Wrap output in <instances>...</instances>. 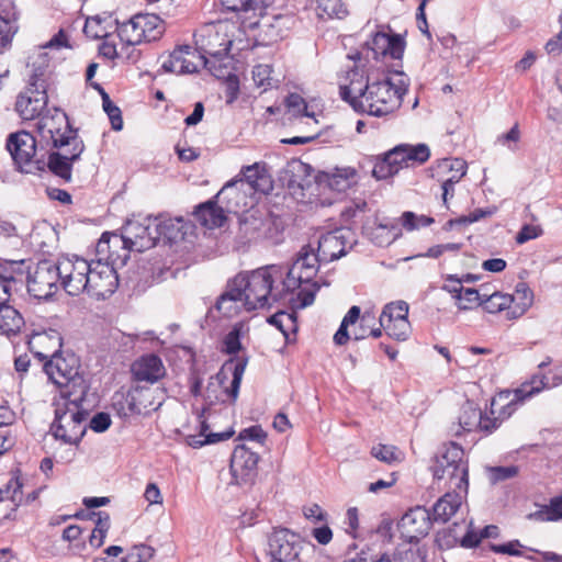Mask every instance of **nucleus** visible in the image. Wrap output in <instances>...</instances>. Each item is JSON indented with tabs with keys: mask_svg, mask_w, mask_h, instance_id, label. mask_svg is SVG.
<instances>
[{
	"mask_svg": "<svg viewBox=\"0 0 562 562\" xmlns=\"http://www.w3.org/2000/svg\"><path fill=\"white\" fill-rule=\"evenodd\" d=\"M140 33L144 42L159 40L165 32L164 21L156 14L138 13Z\"/></svg>",
	"mask_w": 562,
	"mask_h": 562,
	"instance_id": "41",
	"label": "nucleus"
},
{
	"mask_svg": "<svg viewBox=\"0 0 562 562\" xmlns=\"http://www.w3.org/2000/svg\"><path fill=\"white\" fill-rule=\"evenodd\" d=\"M66 157L57 153H50L47 159V167L52 173L66 182L71 180L72 164Z\"/></svg>",
	"mask_w": 562,
	"mask_h": 562,
	"instance_id": "46",
	"label": "nucleus"
},
{
	"mask_svg": "<svg viewBox=\"0 0 562 562\" xmlns=\"http://www.w3.org/2000/svg\"><path fill=\"white\" fill-rule=\"evenodd\" d=\"M5 146L21 171L32 172L33 166L38 170L43 169L44 159H35L37 145L35 137L31 133L26 131L11 133L7 138Z\"/></svg>",
	"mask_w": 562,
	"mask_h": 562,
	"instance_id": "10",
	"label": "nucleus"
},
{
	"mask_svg": "<svg viewBox=\"0 0 562 562\" xmlns=\"http://www.w3.org/2000/svg\"><path fill=\"white\" fill-rule=\"evenodd\" d=\"M381 326L389 336L395 338L396 340H405L408 337L411 328L408 319H393L391 322H384V325Z\"/></svg>",
	"mask_w": 562,
	"mask_h": 562,
	"instance_id": "53",
	"label": "nucleus"
},
{
	"mask_svg": "<svg viewBox=\"0 0 562 562\" xmlns=\"http://www.w3.org/2000/svg\"><path fill=\"white\" fill-rule=\"evenodd\" d=\"M434 465H443V468H451L453 465H468L464 460L463 449L454 443L450 442L445 446V450L435 458Z\"/></svg>",
	"mask_w": 562,
	"mask_h": 562,
	"instance_id": "43",
	"label": "nucleus"
},
{
	"mask_svg": "<svg viewBox=\"0 0 562 562\" xmlns=\"http://www.w3.org/2000/svg\"><path fill=\"white\" fill-rule=\"evenodd\" d=\"M108 257L112 263L103 262L101 260L91 262V271L87 278L86 293L97 300H104L112 295L119 286V277L113 265L116 261L111 249ZM122 259L117 256V259Z\"/></svg>",
	"mask_w": 562,
	"mask_h": 562,
	"instance_id": "9",
	"label": "nucleus"
},
{
	"mask_svg": "<svg viewBox=\"0 0 562 562\" xmlns=\"http://www.w3.org/2000/svg\"><path fill=\"white\" fill-rule=\"evenodd\" d=\"M285 104L288 108V112L292 116H313L311 113L307 112V104L305 100L297 93H291L286 98Z\"/></svg>",
	"mask_w": 562,
	"mask_h": 562,
	"instance_id": "55",
	"label": "nucleus"
},
{
	"mask_svg": "<svg viewBox=\"0 0 562 562\" xmlns=\"http://www.w3.org/2000/svg\"><path fill=\"white\" fill-rule=\"evenodd\" d=\"M270 562H288L302 555V541L288 529H279L269 537Z\"/></svg>",
	"mask_w": 562,
	"mask_h": 562,
	"instance_id": "16",
	"label": "nucleus"
},
{
	"mask_svg": "<svg viewBox=\"0 0 562 562\" xmlns=\"http://www.w3.org/2000/svg\"><path fill=\"white\" fill-rule=\"evenodd\" d=\"M435 170L437 176L450 173L445 180L456 184L465 176L467 162L460 158H445L438 161Z\"/></svg>",
	"mask_w": 562,
	"mask_h": 562,
	"instance_id": "42",
	"label": "nucleus"
},
{
	"mask_svg": "<svg viewBox=\"0 0 562 562\" xmlns=\"http://www.w3.org/2000/svg\"><path fill=\"white\" fill-rule=\"evenodd\" d=\"M402 236V228L396 222L380 223L371 228L370 239L379 247L391 245Z\"/></svg>",
	"mask_w": 562,
	"mask_h": 562,
	"instance_id": "37",
	"label": "nucleus"
},
{
	"mask_svg": "<svg viewBox=\"0 0 562 562\" xmlns=\"http://www.w3.org/2000/svg\"><path fill=\"white\" fill-rule=\"evenodd\" d=\"M490 480L492 483H497L501 481H505L507 479L514 477L518 473V469L515 465L509 467H494L488 470Z\"/></svg>",
	"mask_w": 562,
	"mask_h": 562,
	"instance_id": "61",
	"label": "nucleus"
},
{
	"mask_svg": "<svg viewBox=\"0 0 562 562\" xmlns=\"http://www.w3.org/2000/svg\"><path fill=\"white\" fill-rule=\"evenodd\" d=\"M37 125L42 136L46 137L48 135L52 144L57 140L58 135L65 136L68 134V131H74L69 125L66 113L59 110H56V113L52 116H41Z\"/></svg>",
	"mask_w": 562,
	"mask_h": 562,
	"instance_id": "30",
	"label": "nucleus"
},
{
	"mask_svg": "<svg viewBox=\"0 0 562 562\" xmlns=\"http://www.w3.org/2000/svg\"><path fill=\"white\" fill-rule=\"evenodd\" d=\"M216 308L225 317H233L239 314L241 310L246 311V300L238 286L234 284V279L227 284L226 291L218 297Z\"/></svg>",
	"mask_w": 562,
	"mask_h": 562,
	"instance_id": "29",
	"label": "nucleus"
},
{
	"mask_svg": "<svg viewBox=\"0 0 562 562\" xmlns=\"http://www.w3.org/2000/svg\"><path fill=\"white\" fill-rule=\"evenodd\" d=\"M408 304L404 301H397L384 306L379 323L384 325V322L407 319Z\"/></svg>",
	"mask_w": 562,
	"mask_h": 562,
	"instance_id": "49",
	"label": "nucleus"
},
{
	"mask_svg": "<svg viewBox=\"0 0 562 562\" xmlns=\"http://www.w3.org/2000/svg\"><path fill=\"white\" fill-rule=\"evenodd\" d=\"M24 326L21 313L9 303L0 306V334L7 337L15 336Z\"/></svg>",
	"mask_w": 562,
	"mask_h": 562,
	"instance_id": "35",
	"label": "nucleus"
},
{
	"mask_svg": "<svg viewBox=\"0 0 562 562\" xmlns=\"http://www.w3.org/2000/svg\"><path fill=\"white\" fill-rule=\"evenodd\" d=\"M480 304L479 290L472 288H465L458 307L460 310H471Z\"/></svg>",
	"mask_w": 562,
	"mask_h": 562,
	"instance_id": "63",
	"label": "nucleus"
},
{
	"mask_svg": "<svg viewBox=\"0 0 562 562\" xmlns=\"http://www.w3.org/2000/svg\"><path fill=\"white\" fill-rule=\"evenodd\" d=\"M519 139L520 131L518 124L516 123L507 133L498 135L496 143L507 147L510 151H516Z\"/></svg>",
	"mask_w": 562,
	"mask_h": 562,
	"instance_id": "59",
	"label": "nucleus"
},
{
	"mask_svg": "<svg viewBox=\"0 0 562 562\" xmlns=\"http://www.w3.org/2000/svg\"><path fill=\"white\" fill-rule=\"evenodd\" d=\"M360 314H361V311H360L359 306L353 305L350 307L348 313L342 318V322H341L338 330L334 335V341L336 345L344 346L348 342V340L350 339V335L348 333V327L350 325H355L358 321H360V318L362 316Z\"/></svg>",
	"mask_w": 562,
	"mask_h": 562,
	"instance_id": "44",
	"label": "nucleus"
},
{
	"mask_svg": "<svg viewBox=\"0 0 562 562\" xmlns=\"http://www.w3.org/2000/svg\"><path fill=\"white\" fill-rule=\"evenodd\" d=\"M279 268L269 266L259 268L248 276L238 274L234 278V284L238 286L246 300V311L270 307L273 302L285 299V293L273 292L274 274Z\"/></svg>",
	"mask_w": 562,
	"mask_h": 562,
	"instance_id": "4",
	"label": "nucleus"
},
{
	"mask_svg": "<svg viewBox=\"0 0 562 562\" xmlns=\"http://www.w3.org/2000/svg\"><path fill=\"white\" fill-rule=\"evenodd\" d=\"M272 67L270 65H257L252 70V79L258 88H262L263 91L272 87H277L278 80L272 76Z\"/></svg>",
	"mask_w": 562,
	"mask_h": 562,
	"instance_id": "51",
	"label": "nucleus"
},
{
	"mask_svg": "<svg viewBox=\"0 0 562 562\" xmlns=\"http://www.w3.org/2000/svg\"><path fill=\"white\" fill-rule=\"evenodd\" d=\"M196 59V52L193 50L189 45L179 46L162 61L161 68L166 72H173L177 75L192 74L198 71L201 66Z\"/></svg>",
	"mask_w": 562,
	"mask_h": 562,
	"instance_id": "23",
	"label": "nucleus"
},
{
	"mask_svg": "<svg viewBox=\"0 0 562 562\" xmlns=\"http://www.w3.org/2000/svg\"><path fill=\"white\" fill-rule=\"evenodd\" d=\"M258 453L245 445H238L231 458L229 470L235 484H252L258 474Z\"/></svg>",
	"mask_w": 562,
	"mask_h": 562,
	"instance_id": "15",
	"label": "nucleus"
},
{
	"mask_svg": "<svg viewBox=\"0 0 562 562\" xmlns=\"http://www.w3.org/2000/svg\"><path fill=\"white\" fill-rule=\"evenodd\" d=\"M434 477L441 482L451 491L467 494L468 492V465H453L443 468V465L431 467Z\"/></svg>",
	"mask_w": 562,
	"mask_h": 562,
	"instance_id": "25",
	"label": "nucleus"
},
{
	"mask_svg": "<svg viewBox=\"0 0 562 562\" xmlns=\"http://www.w3.org/2000/svg\"><path fill=\"white\" fill-rule=\"evenodd\" d=\"M47 93L44 87L40 89L36 83H31L24 91L20 92L15 111L23 120H34L42 115L47 105Z\"/></svg>",
	"mask_w": 562,
	"mask_h": 562,
	"instance_id": "17",
	"label": "nucleus"
},
{
	"mask_svg": "<svg viewBox=\"0 0 562 562\" xmlns=\"http://www.w3.org/2000/svg\"><path fill=\"white\" fill-rule=\"evenodd\" d=\"M397 173L396 168L383 156L379 158L372 169V176L378 180H383Z\"/></svg>",
	"mask_w": 562,
	"mask_h": 562,
	"instance_id": "60",
	"label": "nucleus"
},
{
	"mask_svg": "<svg viewBox=\"0 0 562 562\" xmlns=\"http://www.w3.org/2000/svg\"><path fill=\"white\" fill-rule=\"evenodd\" d=\"M15 29L12 22L0 15V57L11 45Z\"/></svg>",
	"mask_w": 562,
	"mask_h": 562,
	"instance_id": "57",
	"label": "nucleus"
},
{
	"mask_svg": "<svg viewBox=\"0 0 562 562\" xmlns=\"http://www.w3.org/2000/svg\"><path fill=\"white\" fill-rule=\"evenodd\" d=\"M226 210L214 199L199 204L193 215L204 227L215 228L223 226L226 221Z\"/></svg>",
	"mask_w": 562,
	"mask_h": 562,
	"instance_id": "28",
	"label": "nucleus"
},
{
	"mask_svg": "<svg viewBox=\"0 0 562 562\" xmlns=\"http://www.w3.org/2000/svg\"><path fill=\"white\" fill-rule=\"evenodd\" d=\"M150 229L157 231L155 218L148 217L143 223L128 221L124 227L123 235L108 237L106 234H103L98 243V250L105 251V248L110 250L112 247H122L124 255L121 257L124 263L128 258L130 250L144 251L154 247V239L149 236Z\"/></svg>",
	"mask_w": 562,
	"mask_h": 562,
	"instance_id": "6",
	"label": "nucleus"
},
{
	"mask_svg": "<svg viewBox=\"0 0 562 562\" xmlns=\"http://www.w3.org/2000/svg\"><path fill=\"white\" fill-rule=\"evenodd\" d=\"M356 244V234L348 227H339L322 234L318 237L316 249L312 245H307L300 250L283 280L285 293L301 289L295 302L296 307L305 308L314 303L319 285L316 282L311 283V281L317 273L318 265L339 259Z\"/></svg>",
	"mask_w": 562,
	"mask_h": 562,
	"instance_id": "1",
	"label": "nucleus"
},
{
	"mask_svg": "<svg viewBox=\"0 0 562 562\" xmlns=\"http://www.w3.org/2000/svg\"><path fill=\"white\" fill-rule=\"evenodd\" d=\"M515 301L521 300V303L517 307L508 313L509 318H517L521 316L528 307L532 304V293L525 283H518L516 286Z\"/></svg>",
	"mask_w": 562,
	"mask_h": 562,
	"instance_id": "52",
	"label": "nucleus"
},
{
	"mask_svg": "<svg viewBox=\"0 0 562 562\" xmlns=\"http://www.w3.org/2000/svg\"><path fill=\"white\" fill-rule=\"evenodd\" d=\"M357 181V170L352 167L335 168L322 176L321 182L336 192H346Z\"/></svg>",
	"mask_w": 562,
	"mask_h": 562,
	"instance_id": "32",
	"label": "nucleus"
},
{
	"mask_svg": "<svg viewBox=\"0 0 562 562\" xmlns=\"http://www.w3.org/2000/svg\"><path fill=\"white\" fill-rule=\"evenodd\" d=\"M207 424L205 420H202L200 432L198 435L187 436V443L192 448H201L204 445L216 443L226 440L234 435V430L232 428L223 432H207Z\"/></svg>",
	"mask_w": 562,
	"mask_h": 562,
	"instance_id": "38",
	"label": "nucleus"
},
{
	"mask_svg": "<svg viewBox=\"0 0 562 562\" xmlns=\"http://www.w3.org/2000/svg\"><path fill=\"white\" fill-rule=\"evenodd\" d=\"M496 417L488 418L484 417L481 409L477 408L474 403L465 402L458 417V424L451 428V431L454 436H461L462 432L472 431L476 428L491 434L499 426V420L505 419L498 413H496Z\"/></svg>",
	"mask_w": 562,
	"mask_h": 562,
	"instance_id": "13",
	"label": "nucleus"
},
{
	"mask_svg": "<svg viewBox=\"0 0 562 562\" xmlns=\"http://www.w3.org/2000/svg\"><path fill=\"white\" fill-rule=\"evenodd\" d=\"M125 403L127 405L125 414H147L161 405L162 396L158 387L136 385L127 392Z\"/></svg>",
	"mask_w": 562,
	"mask_h": 562,
	"instance_id": "18",
	"label": "nucleus"
},
{
	"mask_svg": "<svg viewBox=\"0 0 562 562\" xmlns=\"http://www.w3.org/2000/svg\"><path fill=\"white\" fill-rule=\"evenodd\" d=\"M156 228L160 229L161 237L167 243H175L184 236L183 221L180 217L171 218L166 216L155 217Z\"/></svg>",
	"mask_w": 562,
	"mask_h": 562,
	"instance_id": "39",
	"label": "nucleus"
},
{
	"mask_svg": "<svg viewBox=\"0 0 562 562\" xmlns=\"http://www.w3.org/2000/svg\"><path fill=\"white\" fill-rule=\"evenodd\" d=\"M220 38V34L217 32H213L212 30H207L206 33H202L200 35H195V44L198 45L199 53H196V59L200 61L202 66L206 65V55L221 58L227 54L228 45L231 42L220 44L221 48H215L212 45V41H217Z\"/></svg>",
	"mask_w": 562,
	"mask_h": 562,
	"instance_id": "31",
	"label": "nucleus"
},
{
	"mask_svg": "<svg viewBox=\"0 0 562 562\" xmlns=\"http://www.w3.org/2000/svg\"><path fill=\"white\" fill-rule=\"evenodd\" d=\"M347 79L349 83L340 87L341 99L355 111L378 117L397 111L409 87V79L400 71L370 82L366 71L356 67L348 71Z\"/></svg>",
	"mask_w": 562,
	"mask_h": 562,
	"instance_id": "2",
	"label": "nucleus"
},
{
	"mask_svg": "<svg viewBox=\"0 0 562 562\" xmlns=\"http://www.w3.org/2000/svg\"><path fill=\"white\" fill-rule=\"evenodd\" d=\"M462 493L449 491L442 495L432 506L430 515L434 522L446 524L461 508L463 502Z\"/></svg>",
	"mask_w": 562,
	"mask_h": 562,
	"instance_id": "26",
	"label": "nucleus"
},
{
	"mask_svg": "<svg viewBox=\"0 0 562 562\" xmlns=\"http://www.w3.org/2000/svg\"><path fill=\"white\" fill-rule=\"evenodd\" d=\"M272 221L259 210H250L239 220V234L247 241H257L271 237Z\"/></svg>",
	"mask_w": 562,
	"mask_h": 562,
	"instance_id": "19",
	"label": "nucleus"
},
{
	"mask_svg": "<svg viewBox=\"0 0 562 562\" xmlns=\"http://www.w3.org/2000/svg\"><path fill=\"white\" fill-rule=\"evenodd\" d=\"M22 482L18 476H13L7 483L4 488H0V502L8 498L13 504V510L23 503Z\"/></svg>",
	"mask_w": 562,
	"mask_h": 562,
	"instance_id": "48",
	"label": "nucleus"
},
{
	"mask_svg": "<svg viewBox=\"0 0 562 562\" xmlns=\"http://www.w3.org/2000/svg\"><path fill=\"white\" fill-rule=\"evenodd\" d=\"M515 301V297L501 292H493L488 299L483 301V308L487 313H499L508 307Z\"/></svg>",
	"mask_w": 562,
	"mask_h": 562,
	"instance_id": "50",
	"label": "nucleus"
},
{
	"mask_svg": "<svg viewBox=\"0 0 562 562\" xmlns=\"http://www.w3.org/2000/svg\"><path fill=\"white\" fill-rule=\"evenodd\" d=\"M432 522L430 510L423 506H416L402 516L397 527L401 537L412 543L426 537Z\"/></svg>",
	"mask_w": 562,
	"mask_h": 562,
	"instance_id": "14",
	"label": "nucleus"
},
{
	"mask_svg": "<svg viewBox=\"0 0 562 562\" xmlns=\"http://www.w3.org/2000/svg\"><path fill=\"white\" fill-rule=\"evenodd\" d=\"M88 412L76 402L61 398L55 403V418L50 432L55 439L78 446L86 432Z\"/></svg>",
	"mask_w": 562,
	"mask_h": 562,
	"instance_id": "5",
	"label": "nucleus"
},
{
	"mask_svg": "<svg viewBox=\"0 0 562 562\" xmlns=\"http://www.w3.org/2000/svg\"><path fill=\"white\" fill-rule=\"evenodd\" d=\"M246 195L247 190L245 189L244 181L235 179L228 181L214 199L217 200L227 213H237Z\"/></svg>",
	"mask_w": 562,
	"mask_h": 562,
	"instance_id": "27",
	"label": "nucleus"
},
{
	"mask_svg": "<svg viewBox=\"0 0 562 562\" xmlns=\"http://www.w3.org/2000/svg\"><path fill=\"white\" fill-rule=\"evenodd\" d=\"M116 23V32L122 43L126 45L135 46L143 43V33H140V24L138 15L132 16L128 21L120 23L117 20Z\"/></svg>",
	"mask_w": 562,
	"mask_h": 562,
	"instance_id": "40",
	"label": "nucleus"
},
{
	"mask_svg": "<svg viewBox=\"0 0 562 562\" xmlns=\"http://www.w3.org/2000/svg\"><path fill=\"white\" fill-rule=\"evenodd\" d=\"M60 286L59 262L40 261L27 278V291L36 299L52 297Z\"/></svg>",
	"mask_w": 562,
	"mask_h": 562,
	"instance_id": "11",
	"label": "nucleus"
},
{
	"mask_svg": "<svg viewBox=\"0 0 562 562\" xmlns=\"http://www.w3.org/2000/svg\"><path fill=\"white\" fill-rule=\"evenodd\" d=\"M385 158L396 168L398 172L403 167L413 166L415 164H424L430 156L427 145H398L387 151Z\"/></svg>",
	"mask_w": 562,
	"mask_h": 562,
	"instance_id": "20",
	"label": "nucleus"
},
{
	"mask_svg": "<svg viewBox=\"0 0 562 562\" xmlns=\"http://www.w3.org/2000/svg\"><path fill=\"white\" fill-rule=\"evenodd\" d=\"M57 148V154L66 157L68 161L76 162L85 150V144L77 135L76 131H68L67 135H58L53 144Z\"/></svg>",
	"mask_w": 562,
	"mask_h": 562,
	"instance_id": "33",
	"label": "nucleus"
},
{
	"mask_svg": "<svg viewBox=\"0 0 562 562\" xmlns=\"http://www.w3.org/2000/svg\"><path fill=\"white\" fill-rule=\"evenodd\" d=\"M131 371L135 381L150 384L156 383L166 375V368L161 359L154 353L142 356L135 360Z\"/></svg>",
	"mask_w": 562,
	"mask_h": 562,
	"instance_id": "24",
	"label": "nucleus"
},
{
	"mask_svg": "<svg viewBox=\"0 0 562 562\" xmlns=\"http://www.w3.org/2000/svg\"><path fill=\"white\" fill-rule=\"evenodd\" d=\"M313 168L300 159L290 160L281 170L280 180L290 190L308 189L312 181Z\"/></svg>",
	"mask_w": 562,
	"mask_h": 562,
	"instance_id": "22",
	"label": "nucleus"
},
{
	"mask_svg": "<svg viewBox=\"0 0 562 562\" xmlns=\"http://www.w3.org/2000/svg\"><path fill=\"white\" fill-rule=\"evenodd\" d=\"M102 105L111 121L112 128L114 131H121L123 127L121 110L111 101L108 93H103Z\"/></svg>",
	"mask_w": 562,
	"mask_h": 562,
	"instance_id": "54",
	"label": "nucleus"
},
{
	"mask_svg": "<svg viewBox=\"0 0 562 562\" xmlns=\"http://www.w3.org/2000/svg\"><path fill=\"white\" fill-rule=\"evenodd\" d=\"M373 562H424V557L416 549L397 548L392 554H383Z\"/></svg>",
	"mask_w": 562,
	"mask_h": 562,
	"instance_id": "47",
	"label": "nucleus"
},
{
	"mask_svg": "<svg viewBox=\"0 0 562 562\" xmlns=\"http://www.w3.org/2000/svg\"><path fill=\"white\" fill-rule=\"evenodd\" d=\"M316 13L321 19H341L347 14L342 0H316Z\"/></svg>",
	"mask_w": 562,
	"mask_h": 562,
	"instance_id": "45",
	"label": "nucleus"
},
{
	"mask_svg": "<svg viewBox=\"0 0 562 562\" xmlns=\"http://www.w3.org/2000/svg\"><path fill=\"white\" fill-rule=\"evenodd\" d=\"M548 387H550V383L547 381V378L541 374H535L529 382L524 383L519 389L513 392H501L494 397L491 403V413H498L504 418H508L526 398Z\"/></svg>",
	"mask_w": 562,
	"mask_h": 562,
	"instance_id": "8",
	"label": "nucleus"
},
{
	"mask_svg": "<svg viewBox=\"0 0 562 562\" xmlns=\"http://www.w3.org/2000/svg\"><path fill=\"white\" fill-rule=\"evenodd\" d=\"M154 554V548L146 544H138L131 549L128 554L123 559V562H148L153 559Z\"/></svg>",
	"mask_w": 562,
	"mask_h": 562,
	"instance_id": "56",
	"label": "nucleus"
},
{
	"mask_svg": "<svg viewBox=\"0 0 562 562\" xmlns=\"http://www.w3.org/2000/svg\"><path fill=\"white\" fill-rule=\"evenodd\" d=\"M458 524L456 522L453 524V528L449 529L450 536L452 537V542H456L460 539V543L464 548H474L480 543L481 537H477L476 533L470 530H468L467 533L460 538L456 530Z\"/></svg>",
	"mask_w": 562,
	"mask_h": 562,
	"instance_id": "62",
	"label": "nucleus"
},
{
	"mask_svg": "<svg viewBox=\"0 0 562 562\" xmlns=\"http://www.w3.org/2000/svg\"><path fill=\"white\" fill-rule=\"evenodd\" d=\"M375 322V317L372 314L364 313L360 321L359 326L353 329V339L361 340L368 337V331L371 328V324Z\"/></svg>",
	"mask_w": 562,
	"mask_h": 562,
	"instance_id": "64",
	"label": "nucleus"
},
{
	"mask_svg": "<svg viewBox=\"0 0 562 562\" xmlns=\"http://www.w3.org/2000/svg\"><path fill=\"white\" fill-rule=\"evenodd\" d=\"M371 453L374 458L387 464L400 460L394 446L378 445L372 448Z\"/></svg>",
	"mask_w": 562,
	"mask_h": 562,
	"instance_id": "58",
	"label": "nucleus"
},
{
	"mask_svg": "<svg viewBox=\"0 0 562 562\" xmlns=\"http://www.w3.org/2000/svg\"><path fill=\"white\" fill-rule=\"evenodd\" d=\"M59 273L60 286L69 295L76 296L87 289V278L91 271V262L77 256L60 257Z\"/></svg>",
	"mask_w": 562,
	"mask_h": 562,
	"instance_id": "12",
	"label": "nucleus"
},
{
	"mask_svg": "<svg viewBox=\"0 0 562 562\" xmlns=\"http://www.w3.org/2000/svg\"><path fill=\"white\" fill-rule=\"evenodd\" d=\"M246 190H255L261 193H269L272 189L270 177L266 173L265 169L259 164L244 167L241 170Z\"/></svg>",
	"mask_w": 562,
	"mask_h": 562,
	"instance_id": "34",
	"label": "nucleus"
},
{
	"mask_svg": "<svg viewBox=\"0 0 562 562\" xmlns=\"http://www.w3.org/2000/svg\"><path fill=\"white\" fill-rule=\"evenodd\" d=\"M367 45L375 59L386 56L401 59L405 48V42L401 35L389 34L383 31H378Z\"/></svg>",
	"mask_w": 562,
	"mask_h": 562,
	"instance_id": "21",
	"label": "nucleus"
},
{
	"mask_svg": "<svg viewBox=\"0 0 562 562\" xmlns=\"http://www.w3.org/2000/svg\"><path fill=\"white\" fill-rule=\"evenodd\" d=\"M246 362L238 361V362H227L222 368V370L217 373V379L220 383H224L225 380L228 379L227 371L232 373V381L229 387H225V392L227 395L232 397L233 401H236L239 392V386L241 383V379L245 372Z\"/></svg>",
	"mask_w": 562,
	"mask_h": 562,
	"instance_id": "36",
	"label": "nucleus"
},
{
	"mask_svg": "<svg viewBox=\"0 0 562 562\" xmlns=\"http://www.w3.org/2000/svg\"><path fill=\"white\" fill-rule=\"evenodd\" d=\"M221 3L227 11L241 13L245 21L249 20L248 27L262 30L269 41L281 37L280 30L277 27L282 18L263 14L265 8L261 0H221Z\"/></svg>",
	"mask_w": 562,
	"mask_h": 562,
	"instance_id": "7",
	"label": "nucleus"
},
{
	"mask_svg": "<svg viewBox=\"0 0 562 562\" xmlns=\"http://www.w3.org/2000/svg\"><path fill=\"white\" fill-rule=\"evenodd\" d=\"M61 336L53 330L35 334L29 341L30 350L42 362L48 379L59 387L72 384L81 386L83 379L79 373L80 360L70 351H61Z\"/></svg>",
	"mask_w": 562,
	"mask_h": 562,
	"instance_id": "3",
	"label": "nucleus"
}]
</instances>
